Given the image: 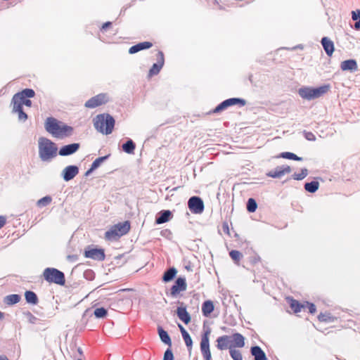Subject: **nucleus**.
Segmentation results:
<instances>
[{
	"mask_svg": "<svg viewBox=\"0 0 360 360\" xmlns=\"http://www.w3.org/2000/svg\"><path fill=\"white\" fill-rule=\"evenodd\" d=\"M44 128L48 133L58 139L71 136L74 130L72 127L53 117H49L46 119Z\"/></svg>",
	"mask_w": 360,
	"mask_h": 360,
	"instance_id": "f257e3e1",
	"label": "nucleus"
},
{
	"mask_svg": "<svg viewBox=\"0 0 360 360\" xmlns=\"http://www.w3.org/2000/svg\"><path fill=\"white\" fill-rule=\"evenodd\" d=\"M93 122L95 129L98 132L104 135H109L114 129L115 120L109 113H101L94 118Z\"/></svg>",
	"mask_w": 360,
	"mask_h": 360,
	"instance_id": "f03ea898",
	"label": "nucleus"
},
{
	"mask_svg": "<svg viewBox=\"0 0 360 360\" xmlns=\"http://www.w3.org/2000/svg\"><path fill=\"white\" fill-rule=\"evenodd\" d=\"M39 155L43 162L50 161L57 155L58 148L54 142L46 137L38 141Z\"/></svg>",
	"mask_w": 360,
	"mask_h": 360,
	"instance_id": "7ed1b4c3",
	"label": "nucleus"
},
{
	"mask_svg": "<svg viewBox=\"0 0 360 360\" xmlns=\"http://www.w3.org/2000/svg\"><path fill=\"white\" fill-rule=\"evenodd\" d=\"M247 101L244 98H227L220 103H219L214 108L210 110L206 115H210L212 114H219L230 107L237 105L238 107H243L246 105Z\"/></svg>",
	"mask_w": 360,
	"mask_h": 360,
	"instance_id": "20e7f679",
	"label": "nucleus"
},
{
	"mask_svg": "<svg viewBox=\"0 0 360 360\" xmlns=\"http://www.w3.org/2000/svg\"><path fill=\"white\" fill-rule=\"evenodd\" d=\"M43 276L46 281L56 283L59 285H64L65 283V274L53 267H47L44 270Z\"/></svg>",
	"mask_w": 360,
	"mask_h": 360,
	"instance_id": "39448f33",
	"label": "nucleus"
},
{
	"mask_svg": "<svg viewBox=\"0 0 360 360\" xmlns=\"http://www.w3.org/2000/svg\"><path fill=\"white\" fill-rule=\"evenodd\" d=\"M211 328L203 326V333L201 335L200 348L204 360H212V354L210 352V335Z\"/></svg>",
	"mask_w": 360,
	"mask_h": 360,
	"instance_id": "423d86ee",
	"label": "nucleus"
},
{
	"mask_svg": "<svg viewBox=\"0 0 360 360\" xmlns=\"http://www.w3.org/2000/svg\"><path fill=\"white\" fill-rule=\"evenodd\" d=\"M84 256L86 258L92 259L98 262H102L105 259L104 249L101 248H97L96 246L94 245H88L84 249Z\"/></svg>",
	"mask_w": 360,
	"mask_h": 360,
	"instance_id": "0eeeda50",
	"label": "nucleus"
},
{
	"mask_svg": "<svg viewBox=\"0 0 360 360\" xmlns=\"http://www.w3.org/2000/svg\"><path fill=\"white\" fill-rule=\"evenodd\" d=\"M187 288V283L185 277H178L172 286L170 288L169 292H167V295H169L172 297H176L177 295L183 291H185Z\"/></svg>",
	"mask_w": 360,
	"mask_h": 360,
	"instance_id": "6e6552de",
	"label": "nucleus"
},
{
	"mask_svg": "<svg viewBox=\"0 0 360 360\" xmlns=\"http://www.w3.org/2000/svg\"><path fill=\"white\" fill-rule=\"evenodd\" d=\"M188 207L193 214H201L205 209L203 200L200 197L196 195L188 199Z\"/></svg>",
	"mask_w": 360,
	"mask_h": 360,
	"instance_id": "1a4fd4ad",
	"label": "nucleus"
},
{
	"mask_svg": "<svg viewBox=\"0 0 360 360\" xmlns=\"http://www.w3.org/2000/svg\"><path fill=\"white\" fill-rule=\"evenodd\" d=\"M108 98L109 97L107 94L101 93L89 99L84 105L88 108H94L106 103L108 101Z\"/></svg>",
	"mask_w": 360,
	"mask_h": 360,
	"instance_id": "9d476101",
	"label": "nucleus"
},
{
	"mask_svg": "<svg viewBox=\"0 0 360 360\" xmlns=\"http://www.w3.org/2000/svg\"><path fill=\"white\" fill-rule=\"evenodd\" d=\"M11 104H13V107L19 108H23V105H25L27 107H31L32 106V101L26 97H25L23 95H20V93L17 92L14 96H13Z\"/></svg>",
	"mask_w": 360,
	"mask_h": 360,
	"instance_id": "9b49d317",
	"label": "nucleus"
},
{
	"mask_svg": "<svg viewBox=\"0 0 360 360\" xmlns=\"http://www.w3.org/2000/svg\"><path fill=\"white\" fill-rule=\"evenodd\" d=\"M79 169L77 165H68L63 169L61 176L65 181L68 182L73 179L79 174Z\"/></svg>",
	"mask_w": 360,
	"mask_h": 360,
	"instance_id": "f8f14e48",
	"label": "nucleus"
},
{
	"mask_svg": "<svg viewBox=\"0 0 360 360\" xmlns=\"http://www.w3.org/2000/svg\"><path fill=\"white\" fill-rule=\"evenodd\" d=\"M291 172V167L288 165H281L276 167L274 170L268 172L266 175L273 179H278L286 174Z\"/></svg>",
	"mask_w": 360,
	"mask_h": 360,
	"instance_id": "ddd939ff",
	"label": "nucleus"
},
{
	"mask_svg": "<svg viewBox=\"0 0 360 360\" xmlns=\"http://www.w3.org/2000/svg\"><path fill=\"white\" fill-rule=\"evenodd\" d=\"M157 63H154L148 72V77H153L158 75L165 63L164 54L162 51H158L157 53Z\"/></svg>",
	"mask_w": 360,
	"mask_h": 360,
	"instance_id": "4468645a",
	"label": "nucleus"
},
{
	"mask_svg": "<svg viewBox=\"0 0 360 360\" xmlns=\"http://www.w3.org/2000/svg\"><path fill=\"white\" fill-rule=\"evenodd\" d=\"M79 148V143H72L64 145L59 148L58 155L60 156H69L75 153Z\"/></svg>",
	"mask_w": 360,
	"mask_h": 360,
	"instance_id": "2eb2a0df",
	"label": "nucleus"
},
{
	"mask_svg": "<svg viewBox=\"0 0 360 360\" xmlns=\"http://www.w3.org/2000/svg\"><path fill=\"white\" fill-rule=\"evenodd\" d=\"M173 217V214L169 210H162L160 211L155 217V222L156 224H162L168 222Z\"/></svg>",
	"mask_w": 360,
	"mask_h": 360,
	"instance_id": "dca6fc26",
	"label": "nucleus"
},
{
	"mask_svg": "<svg viewBox=\"0 0 360 360\" xmlns=\"http://www.w3.org/2000/svg\"><path fill=\"white\" fill-rule=\"evenodd\" d=\"M231 337V344L230 347L235 349L236 347L242 348L245 347V337L239 333H234L232 334V335H230Z\"/></svg>",
	"mask_w": 360,
	"mask_h": 360,
	"instance_id": "f3484780",
	"label": "nucleus"
},
{
	"mask_svg": "<svg viewBox=\"0 0 360 360\" xmlns=\"http://www.w3.org/2000/svg\"><path fill=\"white\" fill-rule=\"evenodd\" d=\"M231 337L230 335H224L217 338L216 342V347L219 350H225L226 349H229L230 344H231Z\"/></svg>",
	"mask_w": 360,
	"mask_h": 360,
	"instance_id": "a211bd4d",
	"label": "nucleus"
},
{
	"mask_svg": "<svg viewBox=\"0 0 360 360\" xmlns=\"http://www.w3.org/2000/svg\"><path fill=\"white\" fill-rule=\"evenodd\" d=\"M176 312L178 318L186 325L188 324L191 322V316L190 314L187 311L186 307H178Z\"/></svg>",
	"mask_w": 360,
	"mask_h": 360,
	"instance_id": "6ab92c4d",
	"label": "nucleus"
},
{
	"mask_svg": "<svg viewBox=\"0 0 360 360\" xmlns=\"http://www.w3.org/2000/svg\"><path fill=\"white\" fill-rule=\"evenodd\" d=\"M250 354L254 357V360H268L265 352L258 345H254L250 347Z\"/></svg>",
	"mask_w": 360,
	"mask_h": 360,
	"instance_id": "aec40b11",
	"label": "nucleus"
},
{
	"mask_svg": "<svg viewBox=\"0 0 360 360\" xmlns=\"http://www.w3.org/2000/svg\"><path fill=\"white\" fill-rule=\"evenodd\" d=\"M157 330L160 340L165 345H167L168 347H171L172 342L167 331H166L161 326H158Z\"/></svg>",
	"mask_w": 360,
	"mask_h": 360,
	"instance_id": "412c9836",
	"label": "nucleus"
},
{
	"mask_svg": "<svg viewBox=\"0 0 360 360\" xmlns=\"http://www.w3.org/2000/svg\"><path fill=\"white\" fill-rule=\"evenodd\" d=\"M326 92L327 91H298L300 97L307 101L319 98Z\"/></svg>",
	"mask_w": 360,
	"mask_h": 360,
	"instance_id": "4be33fe9",
	"label": "nucleus"
},
{
	"mask_svg": "<svg viewBox=\"0 0 360 360\" xmlns=\"http://www.w3.org/2000/svg\"><path fill=\"white\" fill-rule=\"evenodd\" d=\"M176 274V269L174 266L169 267L163 273L162 281L165 283H169L175 278Z\"/></svg>",
	"mask_w": 360,
	"mask_h": 360,
	"instance_id": "5701e85b",
	"label": "nucleus"
},
{
	"mask_svg": "<svg viewBox=\"0 0 360 360\" xmlns=\"http://www.w3.org/2000/svg\"><path fill=\"white\" fill-rule=\"evenodd\" d=\"M321 44L324 51L328 56H331L334 52V44L328 37H323L321 39Z\"/></svg>",
	"mask_w": 360,
	"mask_h": 360,
	"instance_id": "b1692460",
	"label": "nucleus"
},
{
	"mask_svg": "<svg viewBox=\"0 0 360 360\" xmlns=\"http://www.w3.org/2000/svg\"><path fill=\"white\" fill-rule=\"evenodd\" d=\"M113 226L121 236L127 234L129 231L131 227L130 222L129 221L119 222Z\"/></svg>",
	"mask_w": 360,
	"mask_h": 360,
	"instance_id": "393cba45",
	"label": "nucleus"
},
{
	"mask_svg": "<svg viewBox=\"0 0 360 360\" xmlns=\"http://www.w3.org/2000/svg\"><path fill=\"white\" fill-rule=\"evenodd\" d=\"M288 300L290 304V307L295 314L300 312L302 309L305 308L304 304L300 302L298 300L294 299L292 297H288Z\"/></svg>",
	"mask_w": 360,
	"mask_h": 360,
	"instance_id": "a878e982",
	"label": "nucleus"
},
{
	"mask_svg": "<svg viewBox=\"0 0 360 360\" xmlns=\"http://www.w3.org/2000/svg\"><path fill=\"white\" fill-rule=\"evenodd\" d=\"M152 46L153 44L149 41L141 42L130 47V49H129V53L131 54L136 53L143 49H150V47H152Z\"/></svg>",
	"mask_w": 360,
	"mask_h": 360,
	"instance_id": "bb28decb",
	"label": "nucleus"
},
{
	"mask_svg": "<svg viewBox=\"0 0 360 360\" xmlns=\"http://www.w3.org/2000/svg\"><path fill=\"white\" fill-rule=\"evenodd\" d=\"M214 309V306L212 300H206L202 304V314L205 317H209Z\"/></svg>",
	"mask_w": 360,
	"mask_h": 360,
	"instance_id": "cd10ccee",
	"label": "nucleus"
},
{
	"mask_svg": "<svg viewBox=\"0 0 360 360\" xmlns=\"http://www.w3.org/2000/svg\"><path fill=\"white\" fill-rule=\"evenodd\" d=\"M122 149L127 154H134L136 149V143L131 139H127V140L122 144Z\"/></svg>",
	"mask_w": 360,
	"mask_h": 360,
	"instance_id": "c85d7f7f",
	"label": "nucleus"
},
{
	"mask_svg": "<svg viewBox=\"0 0 360 360\" xmlns=\"http://www.w3.org/2000/svg\"><path fill=\"white\" fill-rule=\"evenodd\" d=\"M121 236L117 232V229L114 228V226H112L109 230L105 231V239L109 241H113L119 239Z\"/></svg>",
	"mask_w": 360,
	"mask_h": 360,
	"instance_id": "c756f323",
	"label": "nucleus"
},
{
	"mask_svg": "<svg viewBox=\"0 0 360 360\" xmlns=\"http://www.w3.org/2000/svg\"><path fill=\"white\" fill-rule=\"evenodd\" d=\"M25 299L27 302V303L36 305L39 302V299L37 297V295L32 290H26L25 292Z\"/></svg>",
	"mask_w": 360,
	"mask_h": 360,
	"instance_id": "7c9ffc66",
	"label": "nucleus"
},
{
	"mask_svg": "<svg viewBox=\"0 0 360 360\" xmlns=\"http://www.w3.org/2000/svg\"><path fill=\"white\" fill-rule=\"evenodd\" d=\"M21 300V296L19 294H11L4 298V302L6 305L12 306L18 303Z\"/></svg>",
	"mask_w": 360,
	"mask_h": 360,
	"instance_id": "2f4dec72",
	"label": "nucleus"
},
{
	"mask_svg": "<svg viewBox=\"0 0 360 360\" xmlns=\"http://www.w3.org/2000/svg\"><path fill=\"white\" fill-rule=\"evenodd\" d=\"M317 179L310 181L306 182L304 185V190L310 193H314L319 188V182L317 181Z\"/></svg>",
	"mask_w": 360,
	"mask_h": 360,
	"instance_id": "473e14b6",
	"label": "nucleus"
},
{
	"mask_svg": "<svg viewBox=\"0 0 360 360\" xmlns=\"http://www.w3.org/2000/svg\"><path fill=\"white\" fill-rule=\"evenodd\" d=\"M318 320L320 322H324V323H333L337 318L332 316V314L330 312H324V313H320L318 315Z\"/></svg>",
	"mask_w": 360,
	"mask_h": 360,
	"instance_id": "72a5a7b5",
	"label": "nucleus"
},
{
	"mask_svg": "<svg viewBox=\"0 0 360 360\" xmlns=\"http://www.w3.org/2000/svg\"><path fill=\"white\" fill-rule=\"evenodd\" d=\"M341 68L343 70H354L357 68V64L354 60H347L341 63Z\"/></svg>",
	"mask_w": 360,
	"mask_h": 360,
	"instance_id": "f704fd0d",
	"label": "nucleus"
},
{
	"mask_svg": "<svg viewBox=\"0 0 360 360\" xmlns=\"http://www.w3.org/2000/svg\"><path fill=\"white\" fill-rule=\"evenodd\" d=\"M277 158H282L284 159L301 161L302 160V158L297 156L296 154L291 152H282L281 153Z\"/></svg>",
	"mask_w": 360,
	"mask_h": 360,
	"instance_id": "c9c22d12",
	"label": "nucleus"
},
{
	"mask_svg": "<svg viewBox=\"0 0 360 360\" xmlns=\"http://www.w3.org/2000/svg\"><path fill=\"white\" fill-rule=\"evenodd\" d=\"M246 209L248 212L253 213L257 209V203L255 198H250L246 203Z\"/></svg>",
	"mask_w": 360,
	"mask_h": 360,
	"instance_id": "e433bc0d",
	"label": "nucleus"
},
{
	"mask_svg": "<svg viewBox=\"0 0 360 360\" xmlns=\"http://www.w3.org/2000/svg\"><path fill=\"white\" fill-rule=\"evenodd\" d=\"M94 315L96 319H103L108 315V309L105 307H98L94 309Z\"/></svg>",
	"mask_w": 360,
	"mask_h": 360,
	"instance_id": "4c0bfd02",
	"label": "nucleus"
},
{
	"mask_svg": "<svg viewBox=\"0 0 360 360\" xmlns=\"http://www.w3.org/2000/svg\"><path fill=\"white\" fill-rule=\"evenodd\" d=\"M110 156V154H108L104 156H101L97 158L95 160L93 161L91 163V166L95 169H97L103 162H104L105 160H107Z\"/></svg>",
	"mask_w": 360,
	"mask_h": 360,
	"instance_id": "58836bf2",
	"label": "nucleus"
},
{
	"mask_svg": "<svg viewBox=\"0 0 360 360\" xmlns=\"http://www.w3.org/2000/svg\"><path fill=\"white\" fill-rule=\"evenodd\" d=\"M229 256L235 264H239V262L243 257L242 253L236 250H232L229 252Z\"/></svg>",
	"mask_w": 360,
	"mask_h": 360,
	"instance_id": "ea45409f",
	"label": "nucleus"
},
{
	"mask_svg": "<svg viewBox=\"0 0 360 360\" xmlns=\"http://www.w3.org/2000/svg\"><path fill=\"white\" fill-rule=\"evenodd\" d=\"M13 112H16L18 115V120L21 122H25L27 118L28 115L27 113H25L23 110V108H18L13 107Z\"/></svg>",
	"mask_w": 360,
	"mask_h": 360,
	"instance_id": "a19ab883",
	"label": "nucleus"
},
{
	"mask_svg": "<svg viewBox=\"0 0 360 360\" xmlns=\"http://www.w3.org/2000/svg\"><path fill=\"white\" fill-rule=\"evenodd\" d=\"M307 175L308 169L307 168H302L301 169L300 173H294L291 178L297 181H301L304 179Z\"/></svg>",
	"mask_w": 360,
	"mask_h": 360,
	"instance_id": "79ce46f5",
	"label": "nucleus"
},
{
	"mask_svg": "<svg viewBox=\"0 0 360 360\" xmlns=\"http://www.w3.org/2000/svg\"><path fill=\"white\" fill-rule=\"evenodd\" d=\"M229 354L233 360H243L241 352L236 349L229 348Z\"/></svg>",
	"mask_w": 360,
	"mask_h": 360,
	"instance_id": "37998d69",
	"label": "nucleus"
},
{
	"mask_svg": "<svg viewBox=\"0 0 360 360\" xmlns=\"http://www.w3.org/2000/svg\"><path fill=\"white\" fill-rule=\"evenodd\" d=\"M52 201V198L50 195H46L41 198H40L37 202V205L39 207H46L48 205H49Z\"/></svg>",
	"mask_w": 360,
	"mask_h": 360,
	"instance_id": "c03bdc74",
	"label": "nucleus"
},
{
	"mask_svg": "<svg viewBox=\"0 0 360 360\" xmlns=\"http://www.w3.org/2000/svg\"><path fill=\"white\" fill-rule=\"evenodd\" d=\"M182 338L185 342L188 350L191 352L193 347V340L191 335H189V333H186L184 335H182Z\"/></svg>",
	"mask_w": 360,
	"mask_h": 360,
	"instance_id": "a18cd8bd",
	"label": "nucleus"
},
{
	"mask_svg": "<svg viewBox=\"0 0 360 360\" xmlns=\"http://www.w3.org/2000/svg\"><path fill=\"white\" fill-rule=\"evenodd\" d=\"M27 319L28 321L30 323L35 324L37 323V321L39 320L38 318H37L35 316H34L30 311H27L23 313Z\"/></svg>",
	"mask_w": 360,
	"mask_h": 360,
	"instance_id": "49530a36",
	"label": "nucleus"
},
{
	"mask_svg": "<svg viewBox=\"0 0 360 360\" xmlns=\"http://www.w3.org/2000/svg\"><path fill=\"white\" fill-rule=\"evenodd\" d=\"M162 360H174V354L171 347H169L165 350Z\"/></svg>",
	"mask_w": 360,
	"mask_h": 360,
	"instance_id": "de8ad7c7",
	"label": "nucleus"
},
{
	"mask_svg": "<svg viewBox=\"0 0 360 360\" xmlns=\"http://www.w3.org/2000/svg\"><path fill=\"white\" fill-rule=\"evenodd\" d=\"M83 275L87 281H93L95 278V273L92 269L85 270Z\"/></svg>",
	"mask_w": 360,
	"mask_h": 360,
	"instance_id": "09e8293b",
	"label": "nucleus"
},
{
	"mask_svg": "<svg viewBox=\"0 0 360 360\" xmlns=\"http://www.w3.org/2000/svg\"><path fill=\"white\" fill-rule=\"evenodd\" d=\"M304 304H305V308L308 309L309 314H314L316 312V307L314 303L306 301Z\"/></svg>",
	"mask_w": 360,
	"mask_h": 360,
	"instance_id": "8fccbe9b",
	"label": "nucleus"
},
{
	"mask_svg": "<svg viewBox=\"0 0 360 360\" xmlns=\"http://www.w3.org/2000/svg\"><path fill=\"white\" fill-rule=\"evenodd\" d=\"M303 134H304V138L307 140L311 141H316V136H315V135L312 132L304 131Z\"/></svg>",
	"mask_w": 360,
	"mask_h": 360,
	"instance_id": "3c124183",
	"label": "nucleus"
},
{
	"mask_svg": "<svg viewBox=\"0 0 360 360\" xmlns=\"http://www.w3.org/2000/svg\"><path fill=\"white\" fill-rule=\"evenodd\" d=\"M20 95H23L25 97L30 99L35 96V91H18Z\"/></svg>",
	"mask_w": 360,
	"mask_h": 360,
	"instance_id": "603ef678",
	"label": "nucleus"
},
{
	"mask_svg": "<svg viewBox=\"0 0 360 360\" xmlns=\"http://www.w3.org/2000/svg\"><path fill=\"white\" fill-rule=\"evenodd\" d=\"M352 18L353 20H356L360 18V10L357 9L352 12Z\"/></svg>",
	"mask_w": 360,
	"mask_h": 360,
	"instance_id": "864d4df0",
	"label": "nucleus"
},
{
	"mask_svg": "<svg viewBox=\"0 0 360 360\" xmlns=\"http://www.w3.org/2000/svg\"><path fill=\"white\" fill-rule=\"evenodd\" d=\"M222 229L225 233L230 236V231H229V224L227 221H224L222 223Z\"/></svg>",
	"mask_w": 360,
	"mask_h": 360,
	"instance_id": "5fc2aeb1",
	"label": "nucleus"
},
{
	"mask_svg": "<svg viewBox=\"0 0 360 360\" xmlns=\"http://www.w3.org/2000/svg\"><path fill=\"white\" fill-rule=\"evenodd\" d=\"M260 257L256 255L250 258V262L253 264H255L258 263L260 261Z\"/></svg>",
	"mask_w": 360,
	"mask_h": 360,
	"instance_id": "6e6d98bb",
	"label": "nucleus"
},
{
	"mask_svg": "<svg viewBox=\"0 0 360 360\" xmlns=\"http://www.w3.org/2000/svg\"><path fill=\"white\" fill-rule=\"evenodd\" d=\"M6 224V217L0 215V229Z\"/></svg>",
	"mask_w": 360,
	"mask_h": 360,
	"instance_id": "4d7b16f0",
	"label": "nucleus"
},
{
	"mask_svg": "<svg viewBox=\"0 0 360 360\" xmlns=\"http://www.w3.org/2000/svg\"><path fill=\"white\" fill-rule=\"evenodd\" d=\"M112 25V23L110 22H106L104 24H103L101 27V31H105L107 28L110 27Z\"/></svg>",
	"mask_w": 360,
	"mask_h": 360,
	"instance_id": "13d9d810",
	"label": "nucleus"
},
{
	"mask_svg": "<svg viewBox=\"0 0 360 360\" xmlns=\"http://www.w3.org/2000/svg\"><path fill=\"white\" fill-rule=\"evenodd\" d=\"M181 335H184L186 333H188V331L184 328L182 325L180 323L178 324Z\"/></svg>",
	"mask_w": 360,
	"mask_h": 360,
	"instance_id": "bf43d9fd",
	"label": "nucleus"
},
{
	"mask_svg": "<svg viewBox=\"0 0 360 360\" xmlns=\"http://www.w3.org/2000/svg\"><path fill=\"white\" fill-rule=\"evenodd\" d=\"M94 170L96 169L91 165L90 167L85 172L84 176H89Z\"/></svg>",
	"mask_w": 360,
	"mask_h": 360,
	"instance_id": "052dcab7",
	"label": "nucleus"
},
{
	"mask_svg": "<svg viewBox=\"0 0 360 360\" xmlns=\"http://www.w3.org/2000/svg\"><path fill=\"white\" fill-rule=\"evenodd\" d=\"M68 258H69L71 261H75V260L77 259V255H68Z\"/></svg>",
	"mask_w": 360,
	"mask_h": 360,
	"instance_id": "680f3d73",
	"label": "nucleus"
},
{
	"mask_svg": "<svg viewBox=\"0 0 360 360\" xmlns=\"http://www.w3.org/2000/svg\"><path fill=\"white\" fill-rule=\"evenodd\" d=\"M179 188V186H177V187H174V188H172L171 189H169V187H167V188H166V190H167V191H169L172 192V191H177V189H178Z\"/></svg>",
	"mask_w": 360,
	"mask_h": 360,
	"instance_id": "e2e57ef3",
	"label": "nucleus"
},
{
	"mask_svg": "<svg viewBox=\"0 0 360 360\" xmlns=\"http://www.w3.org/2000/svg\"><path fill=\"white\" fill-rule=\"evenodd\" d=\"M0 360H9V359L6 355H0Z\"/></svg>",
	"mask_w": 360,
	"mask_h": 360,
	"instance_id": "0e129e2a",
	"label": "nucleus"
},
{
	"mask_svg": "<svg viewBox=\"0 0 360 360\" xmlns=\"http://www.w3.org/2000/svg\"><path fill=\"white\" fill-rule=\"evenodd\" d=\"M77 352H79V354L80 355H82V354H83L82 349L80 347H79V348L77 349Z\"/></svg>",
	"mask_w": 360,
	"mask_h": 360,
	"instance_id": "69168bd1",
	"label": "nucleus"
},
{
	"mask_svg": "<svg viewBox=\"0 0 360 360\" xmlns=\"http://www.w3.org/2000/svg\"><path fill=\"white\" fill-rule=\"evenodd\" d=\"M315 90H320V91L325 90V87L322 86V87H320L319 89H316Z\"/></svg>",
	"mask_w": 360,
	"mask_h": 360,
	"instance_id": "338daca9",
	"label": "nucleus"
},
{
	"mask_svg": "<svg viewBox=\"0 0 360 360\" xmlns=\"http://www.w3.org/2000/svg\"><path fill=\"white\" fill-rule=\"evenodd\" d=\"M4 314L1 311H0V319H1L4 317Z\"/></svg>",
	"mask_w": 360,
	"mask_h": 360,
	"instance_id": "774afa93",
	"label": "nucleus"
}]
</instances>
